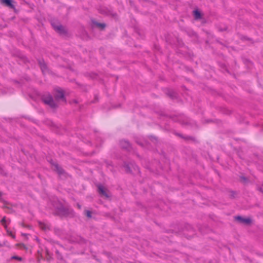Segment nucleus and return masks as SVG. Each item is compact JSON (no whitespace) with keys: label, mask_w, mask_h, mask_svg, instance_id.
Returning a JSON list of instances; mask_svg holds the SVG:
<instances>
[{"label":"nucleus","mask_w":263,"mask_h":263,"mask_svg":"<svg viewBox=\"0 0 263 263\" xmlns=\"http://www.w3.org/2000/svg\"><path fill=\"white\" fill-rule=\"evenodd\" d=\"M21 59H22V60L24 63H29V62H30L29 60L28 59V58L25 56L21 57Z\"/></svg>","instance_id":"obj_27"},{"label":"nucleus","mask_w":263,"mask_h":263,"mask_svg":"<svg viewBox=\"0 0 263 263\" xmlns=\"http://www.w3.org/2000/svg\"><path fill=\"white\" fill-rule=\"evenodd\" d=\"M258 190H259V191H260L261 192L263 193V190H262L261 187H259Z\"/></svg>","instance_id":"obj_39"},{"label":"nucleus","mask_w":263,"mask_h":263,"mask_svg":"<svg viewBox=\"0 0 263 263\" xmlns=\"http://www.w3.org/2000/svg\"><path fill=\"white\" fill-rule=\"evenodd\" d=\"M245 39H246V40H249V41H250V40H251V39H249V38H247V37L246 38V37H245Z\"/></svg>","instance_id":"obj_44"},{"label":"nucleus","mask_w":263,"mask_h":263,"mask_svg":"<svg viewBox=\"0 0 263 263\" xmlns=\"http://www.w3.org/2000/svg\"><path fill=\"white\" fill-rule=\"evenodd\" d=\"M107 189H105L104 186L101 184L98 186V191L100 195L102 196H104L106 198H108L109 195L107 193Z\"/></svg>","instance_id":"obj_11"},{"label":"nucleus","mask_w":263,"mask_h":263,"mask_svg":"<svg viewBox=\"0 0 263 263\" xmlns=\"http://www.w3.org/2000/svg\"><path fill=\"white\" fill-rule=\"evenodd\" d=\"M148 138H149V139L151 141H154V140H155V141H157V137H155V136H149L148 137Z\"/></svg>","instance_id":"obj_30"},{"label":"nucleus","mask_w":263,"mask_h":263,"mask_svg":"<svg viewBox=\"0 0 263 263\" xmlns=\"http://www.w3.org/2000/svg\"><path fill=\"white\" fill-rule=\"evenodd\" d=\"M85 76L86 77H89L90 78L92 79H96L97 77V73H86L85 74Z\"/></svg>","instance_id":"obj_19"},{"label":"nucleus","mask_w":263,"mask_h":263,"mask_svg":"<svg viewBox=\"0 0 263 263\" xmlns=\"http://www.w3.org/2000/svg\"><path fill=\"white\" fill-rule=\"evenodd\" d=\"M58 24H60L57 21H52L51 23V26H52L54 30H55V26H58Z\"/></svg>","instance_id":"obj_26"},{"label":"nucleus","mask_w":263,"mask_h":263,"mask_svg":"<svg viewBox=\"0 0 263 263\" xmlns=\"http://www.w3.org/2000/svg\"><path fill=\"white\" fill-rule=\"evenodd\" d=\"M0 1L1 4L3 5L7 6L11 9H15V6L13 4V1L12 0H0Z\"/></svg>","instance_id":"obj_12"},{"label":"nucleus","mask_w":263,"mask_h":263,"mask_svg":"<svg viewBox=\"0 0 263 263\" xmlns=\"http://www.w3.org/2000/svg\"><path fill=\"white\" fill-rule=\"evenodd\" d=\"M0 201L3 202L5 204V205L3 206V208L10 209L9 207L6 205V204H9L10 203H8L7 201H5L3 198H1V197H0Z\"/></svg>","instance_id":"obj_21"},{"label":"nucleus","mask_w":263,"mask_h":263,"mask_svg":"<svg viewBox=\"0 0 263 263\" xmlns=\"http://www.w3.org/2000/svg\"><path fill=\"white\" fill-rule=\"evenodd\" d=\"M100 12L103 14L111 16L115 18H117L118 16L116 12H114L112 10H109L106 8L100 9Z\"/></svg>","instance_id":"obj_8"},{"label":"nucleus","mask_w":263,"mask_h":263,"mask_svg":"<svg viewBox=\"0 0 263 263\" xmlns=\"http://www.w3.org/2000/svg\"><path fill=\"white\" fill-rule=\"evenodd\" d=\"M234 219L239 223L249 225L252 222V219L250 218H243L241 216L238 215L234 217Z\"/></svg>","instance_id":"obj_6"},{"label":"nucleus","mask_w":263,"mask_h":263,"mask_svg":"<svg viewBox=\"0 0 263 263\" xmlns=\"http://www.w3.org/2000/svg\"><path fill=\"white\" fill-rule=\"evenodd\" d=\"M80 242L81 243H84L86 242V240L83 238H80Z\"/></svg>","instance_id":"obj_34"},{"label":"nucleus","mask_w":263,"mask_h":263,"mask_svg":"<svg viewBox=\"0 0 263 263\" xmlns=\"http://www.w3.org/2000/svg\"><path fill=\"white\" fill-rule=\"evenodd\" d=\"M53 98L52 96L49 93L44 94L41 96V100L46 104L50 99Z\"/></svg>","instance_id":"obj_16"},{"label":"nucleus","mask_w":263,"mask_h":263,"mask_svg":"<svg viewBox=\"0 0 263 263\" xmlns=\"http://www.w3.org/2000/svg\"><path fill=\"white\" fill-rule=\"evenodd\" d=\"M179 122H180V123L182 125H190V126H193V124H194L195 125H196L195 123H193L191 122V121L186 118V119H183V120H180L179 121Z\"/></svg>","instance_id":"obj_17"},{"label":"nucleus","mask_w":263,"mask_h":263,"mask_svg":"<svg viewBox=\"0 0 263 263\" xmlns=\"http://www.w3.org/2000/svg\"><path fill=\"white\" fill-rule=\"evenodd\" d=\"M51 164L54 166L53 171L57 172L61 179H65L67 178L68 174L61 166L55 162H51Z\"/></svg>","instance_id":"obj_2"},{"label":"nucleus","mask_w":263,"mask_h":263,"mask_svg":"<svg viewBox=\"0 0 263 263\" xmlns=\"http://www.w3.org/2000/svg\"><path fill=\"white\" fill-rule=\"evenodd\" d=\"M241 179L243 180V181H247V179L246 177H244V176H241L240 177Z\"/></svg>","instance_id":"obj_36"},{"label":"nucleus","mask_w":263,"mask_h":263,"mask_svg":"<svg viewBox=\"0 0 263 263\" xmlns=\"http://www.w3.org/2000/svg\"><path fill=\"white\" fill-rule=\"evenodd\" d=\"M178 135L179 137H181V138H184V139H186V140H189V139H190V140H194V138H193V137H186V138H184V137H183L181 134H178Z\"/></svg>","instance_id":"obj_28"},{"label":"nucleus","mask_w":263,"mask_h":263,"mask_svg":"<svg viewBox=\"0 0 263 263\" xmlns=\"http://www.w3.org/2000/svg\"><path fill=\"white\" fill-rule=\"evenodd\" d=\"M54 30L61 35H65L67 33V30L61 24H58V26H55Z\"/></svg>","instance_id":"obj_9"},{"label":"nucleus","mask_w":263,"mask_h":263,"mask_svg":"<svg viewBox=\"0 0 263 263\" xmlns=\"http://www.w3.org/2000/svg\"><path fill=\"white\" fill-rule=\"evenodd\" d=\"M55 253L57 255V258L58 259L61 260H63V256H62V254L60 253V252H59V251H58V250H56Z\"/></svg>","instance_id":"obj_23"},{"label":"nucleus","mask_w":263,"mask_h":263,"mask_svg":"<svg viewBox=\"0 0 263 263\" xmlns=\"http://www.w3.org/2000/svg\"><path fill=\"white\" fill-rule=\"evenodd\" d=\"M123 167L125 168V172L128 174L132 173V168H133L135 171L139 172V169L138 166L132 163H127L124 162L123 163Z\"/></svg>","instance_id":"obj_4"},{"label":"nucleus","mask_w":263,"mask_h":263,"mask_svg":"<svg viewBox=\"0 0 263 263\" xmlns=\"http://www.w3.org/2000/svg\"><path fill=\"white\" fill-rule=\"evenodd\" d=\"M193 14L196 20L200 19L202 17L201 12L198 9L193 11Z\"/></svg>","instance_id":"obj_18"},{"label":"nucleus","mask_w":263,"mask_h":263,"mask_svg":"<svg viewBox=\"0 0 263 263\" xmlns=\"http://www.w3.org/2000/svg\"><path fill=\"white\" fill-rule=\"evenodd\" d=\"M51 258L50 257V258H48L47 259L48 261H49Z\"/></svg>","instance_id":"obj_45"},{"label":"nucleus","mask_w":263,"mask_h":263,"mask_svg":"<svg viewBox=\"0 0 263 263\" xmlns=\"http://www.w3.org/2000/svg\"><path fill=\"white\" fill-rule=\"evenodd\" d=\"M39 225L40 227L43 230H45L46 229V227L44 223L41 221H39Z\"/></svg>","instance_id":"obj_25"},{"label":"nucleus","mask_w":263,"mask_h":263,"mask_svg":"<svg viewBox=\"0 0 263 263\" xmlns=\"http://www.w3.org/2000/svg\"><path fill=\"white\" fill-rule=\"evenodd\" d=\"M96 260L97 261L99 262H101V260L99 258H96Z\"/></svg>","instance_id":"obj_38"},{"label":"nucleus","mask_w":263,"mask_h":263,"mask_svg":"<svg viewBox=\"0 0 263 263\" xmlns=\"http://www.w3.org/2000/svg\"><path fill=\"white\" fill-rule=\"evenodd\" d=\"M98 101V97L97 95H96L95 96V100L93 101L92 102V103H95L96 102H97Z\"/></svg>","instance_id":"obj_33"},{"label":"nucleus","mask_w":263,"mask_h":263,"mask_svg":"<svg viewBox=\"0 0 263 263\" xmlns=\"http://www.w3.org/2000/svg\"><path fill=\"white\" fill-rule=\"evenodd\" d=\"M93 258L96 260V258H97V256L95 255H92Z\"/></svg>","instance_id":"obj_40"},{"label":"nucleus","mask_w":263,"mask_h":263,"mask_svg":"<svg viewBox=\"0 0 263 263\" xmlns=\"http://www.w3.org/2000/svg\"><path fill=\"white\" fill-rule=\"evenodd\" d=\"M230 193H231L230 194L231 198H235V196L236 195V192H234V191H231Z\"/></svg>","instance_id":"obj_31"},{"label":"nucleus","mask_w":263,"mask_h":263,"mask_svg":"<svg viewBox=\"0 0 263 263\" xmlns=\"http://www.w3.org/2000/svg\"><path fill=\"white\" fill-rule=\"evenodd\" d=\"M120 147L127 152H130L132 149L130 143L127 140H122L120 141Z\"/></svg>","instance_id":"obj_7"},{"label":"nucleus","mask_w":263,"mask_h":263,"mask_svg":"<svg viewBox=\"0 0 263 263\" xmlns=\"http://www.w3.org/2000/svg\"><path fill=\"white\" fill-rule=\"evenodd\" d=\"M78 206L79 209H81V205H80V204H78Z\"/></svg>","instance_id":"obj_41"},{"label":"nucleus","mask_w":263,"mask_h":263,"mask_svg":"<svg viewBox=\"0 0 263 263\" xmlns=\"http://www.w3.org/2000/svg\"><path fill=\"white\" fill-rule=\"evenodd\" d=\"M91 26L92 28L93 27H97L100 29L101 30H104L105 28L106 25L105 23H99L95 21V20H91Z\"/></svg>","instance_id":"obj_10"},{"label":"nucleus","mask_w":263,"mask_h":263,"mask_svg":"<svg viewBox=\"0 0 263 263\" xmlns=\"http://www.w3.org/2000/svg\"><path fill=\"white\" fill-rule=\"evenodd\" d=\"M37 61L38 62L39 65L41 68V70L42 73L45 74L46 72H49L50 70L48 68L47 64L45 63L44 59H37Z\"/></svg>","instance_id":"obj_5"},{"label":"nucleus","mask_w":263,"mask_h":263,"mask_svg":"<svg viewBox=\"0 0 263 263\" xmlns=\"http://www.w3.org/2000/svg\"><path fill=\"white\" fill-rule=\"evenodd\" d=\"M136 142H137L138 144H139L140 145H141V146H143V144L142 143H141V142H139V141H136Z\"/></svg>","instance_id":"obj_37"},{"label":"nucleus","mask_w":263,"mask_h":263,"mask_svg":"<svg viewBox=\"0 0 263 263\" xmlns=\"http://www.w3.org/2000/svg\"><path fill=\"white\" fill-rule=\"evenodd\" d=\"M165 93L172 99L177 98V93L172 89L169 88L166 89Z\"/></svg>","instance_id":"obj_14"},{"label":"nucleus","mask_w":263,"mask_h":263,"mask_svg":"<svg viewBox=\"0 0 263 263\" xmlns=\"http://www.w3.org/2000/svg\"><path fill=\"white\" fill-rule=\"evenodd\" d=\"M6 221V217H4L1 220V223L5 226V222Z\"/></svg>","instance_id":"obj_32"},{"label":"nucleus","mask_w":263,"mask_h":263,"mask_svg":"<svg viewBox=\"0 0 263 263\" xmlns=\"http://www.w3.org/2000/svg\"><path fill=\"white\" fill-rule=\"evenodd\" d=\"M11 259H16V260H18L20 261H22L23 259L22 257L18 256H16V255L12 256L11 257Z\"/></svg>","instance_id":"obj_24"},{"label":"nucleus","mask_w":263,"mask_h":263,"mask_svg":"<svg viewBox=\"0 0 263 263\" xmlns=\"http://www.w3.org/2000/svg\"><path fill=\"white\" fill-rule=\"evenodd\" d=\"M45 104L48 105L52 109H57L59 106L58 104L57 103H56L55 102V101H54L53 98L52 99H50L49 101H47Z\"/></svg>","instance_id":"obj_15"},{"label":"nucleus","mask_w":263,"mask_h":263,"mask_svg":"<svg viewBox=\"0 0 263 263\" xmlns=\"http://www.w3.org/2000/svg\"><path fill=\"white\" fill-rule=\"evenodd\" d=\"M186 231H189L190 233V235L189 236V237H187V238H191L195 233V231H194L193 228L190 224L185 225L184 229L183 230L184 235L185 234Z\"/></svg>","instance_id":"obj_13"},{"label":"nucleus","mask_w":263,"mask_h":263,"mask_svg":"<svg viewBox=\"0 0 263 263\" xmlns=\"http://www.w3.org/2000/svg\"><path fill=\"white\" fill-rule=\"evenodd\" d=\"M3 193L1 192H0V197H1L3 195Z\"/></svg>","instance_id":"obj_42"},{"label":"nucleus","mask_w":263,"mask_h":263,"mask_svg":"<svg viewBox=\"0 0 263 263\" xmlns=\"http://www.w3.org/2000/svg\"><path fill=\"white\" fill-rule=\"evenodd\" d=\"M56 213L55 215L60 217H68L70 216L72 217L74 216V212L72 209H70L67 207L64 206L62 203H59L55 207Z\"/></svg>","instance_id":"obj_1"},{"label":"nucleus","mask_w":263,"mask_h":263,"mask_svg":"<svg viewBox=\"0 0 263 263\" xmlns=\"http://www.w3.org/2000/svg\"><path fill=\"white\" fill-rule=\"evenodd\" d=\"M22 226H23V227H25V226L23 223H22Z\"/></svg>","instance_id":"obj_47"},{"label":"nucleus","mask_w":263,"mask_h":263,"mask_svg":"<svg viewBox=\"0 0 263 263\" xmlns=\"http://www.w3.org/2000/svg\"><path fill=\"white\" fill-rule=\"evenodd\" d=\"M105 163H106L107 166H109V165L112 166L111 162L105 161Z\"/></svg>","instance_id":"obj_35"},{"label":"nucleus","mask_w":263,"mask_h":263,"mask_svg":"<svg viewBox=\"0 0 263 263\" xmlns=\"http://www.w3.org/2000/svg\"><path fill=\"white\" fill-rule=\"evenodd\" d=\"M225 30H226V28L222 29L221 30V31H225Z\"/></svg>","instance_id":"obj_43"},{"label":"nucleus","mask_w":263,"mask_h":263,"mask_svg":"<svg viewBox=\"0 0 263 263\" xmlns=\"http://www.w3.org/2000/svg\"><path fill=\"white\" fill-rule=\"evenodd\" d=\"M92 213L91 211L89 210H85V215L89 218H91L92 217Z\"/></svg>","instance_id":"obj_22"},{"label":"nucleus","mask_w":263,"mask_h":263,"mask_svg":"<svg viewBox=\"0 0 263 263\" xmlns=\"http://www.w3.org/2000/svg\"><path fill=\"white\" fill-rule=\"evenodd\" d=\"M54 97L56 101L61 100L62 101L66 102L64 92L62 89L60 88H57L54 89Z\"/></svg>","instance_id":"obj_3"},{"label":"nucleus","mask_w":263,"mask_h":263,"mask_svg":"<svg viewBox=\"0 0 263 263\" xmlns=\"http://www.w3.org/2000/svg\"><path fill=\"white\" fill-rule=\"evenodd\" d=\"M5 228L7 230L8 235H9V236L12 237L13 238H15V235L12 233V232L11 231H10L8 229V227H7V225H5Z\"/></svg>","instance_id":"obj_20"},{"label":"nucleus","mask_w":263,"mask_h":263,"mask_svg":"<svg viewBox=\"0 0 263 263\" xmlns=\"http://www.w3.org/2000/svg\"><path fill=\"white\" fill-rule=\"evenodd\" d=\"M16 246L18 247H20L21 248H23L24 249L27 250V248L26 247V246L24 243H17L16 244Z\"/></svg>","instance_id":"obj_29"},{"label":"nucleus","mask_w":263,"mask_h":263,"mask_svg":"<svg viewBox=\"0 0 263 263\" xmlns=\"http://www.w3.org/2000/svg\"><path fill=\"white\" fill-rule=\"evenodd\" d=\"M211 121L210 120V122H211ZM206 122L208 123V122H210V121H209V120H208Z\"/></svg>","instance_id":"obj_46"}]
</instances>
